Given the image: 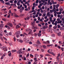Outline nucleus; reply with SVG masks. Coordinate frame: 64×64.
<instances>
[{
	"instance_id": "obj_14",
	"label": "nucleus",
	"mask_w": 64,
	"mask_h": 64,
	"mask_svg": "<svg viewBox=\"0 0 64 64\" xmlns=\"http://www.w3.org/2000/svg\"><path fill=\"white\" fill-rule=\"evenodd\" d=\"M8 54H9L8 55V56H11V51H9L8 52Z\"/></svg>"
},
{
	"instance_id": "obj_54",
	"label": "nucleus",
	"mask_w": 64,
	"mask_h": 64,
	"mask_svg": "<svg viewBox=\"0 0 64 64\" xmlns=\"http://www.w3.org/2000/svg\"><path fill=\"white\" fill-rule=\"evenodd\" d=\"M32 17L33 18H35L36 16L35 15H34Z\"/></svg>"
},
{
	"instance_id": "obj_5",
	"label": "nucleus",
	"mask_w": 64,
	"mask_h": 64,
	"mask_svg": "<svg viewBox=\"0 0 64 64\" xmlns=\"http://www.w3.org/2000/svg\"><path fill=\"white\" fill-rule=\"evenodd\" d=\"M7 25H8L9 26H10V27H12V24L11 23H7Z\"/></svg>"
},
{
	"instance_id": "obj_17",
	"label": "nucleus",
	"mask_w": 64,
	"mask_h": 64,
	"mask_svg": "<svg viewBox=\"0 0 64 64\" xmlns=\"http://www.w3.org/2000/svg\"><path fill=\"white\" fill-rule=\"evenodd\" d=\"M58 57H57V56L56 57L57 60V62H59L60 60L59 58Z\"/></svg>"
},
{
	"instance_id": "obj_28",
	"label": "nucleus",
	"mask_w": 64,
	"mask_h": 64,
	"mask_svg": "<svg viewBox=\"0 0 64 64\" xmlns=\"http://www.w3.org/2000/svg\"><path fill=\"white\" fill-rule=\"evenodd\" d=\"M49 19H50V20H49L50 22H51L53 20H52V18L50 17L49 18Z\"/></svg>"
},
{
	"instance_id": "obj_16",
	"label": "nucleus",
	"mask_w": 64,
	"mask_h": 64,
	"mask_svg": "<svg viewBox=\"0 0 64 64\" xmlns=\"http://www.w3.org/2000/svg\"><path fill=\"white\" fill-rule=\"evenodd\" d=\"M56 14H59V15H60L61 14V12H56Z\"/></svg>"
},
{
	"instance_id": "obj_59",
	"label": "nucleus",
	"mask_w": 64,
	"mask_h": 64,
	"mask_svg": "<svg viewBox=\"0 0 64 64\" xmlns=\"http://www.w3.org/2000/svg\"><path fill=\"white\" fill-rule=\"evenodd\" d=\"M63 49H64V48H61V50H62V51H63L64 50H63Z\"/></svg>"
},
{
	"instance_id": "obj_1",
	"label": "nucleus",
	"mask_w": 64,
	"mask_h": 64,
	"mask_svg": "<svg viewBox=\"0 0 64 64\" xmlns=\"http://www.w3.org/2000/svg\"><path fill=\"white\" fill-rule=\"evenodd\" d=\"M26 31H28L29 32L28 33V35H30V34H31V33H32V30H31V29L28 28L26 30Z\"/></svg>"
},
{
	"instance_id": "obj_49",
	"label": "nucleus",
	"mask_w": 64,
	"mask_h": 64,
	"mask_svg": "<svg viewBox=\"0 0 64 64\" xmlns=\"http://www.w3.org/2000/svg\"><path fill=\"white\" fill-rule=\"evenodd\" d=\"M47 16H45L44 17V18L45 19H46L47 18Z\"/></svg>"
},
{
	"instance_id": "obj_39",
	"label": "nucleus",
	"mask_w": 64,
	"mask_h": 64,
	"mask_svg": "<svg viewBox=\"0 0 64 64\" xmlns=\"http://www.w3.org/2000/svg\"><path fill=\"white\" fill-rule=\"evenodd\" d=\"M40 56L41 57L40 58H41L43 57V55L42 54H40Z\"/></svg>"
},
{
	"instance_id": "obj_44",
	"label": "nucleus",
	"mask_w": 64,
	"mask_h": 64,
	"mask_svg": "<svg viewBox=\"0 0 64 64\" xmlns=\"http://www.w3.org/2000/svg\"><path fill=\"white\" fill-rule=\"evenodd\" d=\"M52 37H55V34H52Z\"/></svg>"
},
{
	"instance_id": "obj_23",
	"label": "nucleus",
	"mask_w": 64,
	"mask_h": 64,
	"mask_svg": "<svg viewBox=\"0 0 64 64\" xmlns=\"http://www.w3.org/2000/svg\"><path fill=\"white\" fill-rule=\"evenodd\" d=\"M21 52L20 50H19L17 52V53L18 54H20Z\"/></svg>"
},
{
	"instance_id": "obj_24",
	"label": "nucleus",
	"mask_w": 64,
	"mask_h": 64,
	"mask_svg": "<svg viewBox=\"0 0 64 64\" xmlns=\"http://www.w3.org/2000/svg\"><path fill=\"white\" fill-rule=\"evenodd\" d=\"M5 35L6 36H8V33L7 32L5 33Z\"/></svg>"
},
{
	"instance_id": "obj_43",
	"label": "nucleus",
	"mask_w": 64,
	"mask_h": 64,
	"mask_svg": "<svg viewBox=\"0 0 64 64\" xmlns=\"http://www.w3.org/2000/svg\"><path fill=\"white\" fill-rule=\"evenodd\" d=\"M38 2H39V0H37L36 2V4L38 3Z\"/></svg>"
},
{
	"instance_id": "obj_11",
	"label": "nucleus",
	"mask_w": 64,
	"mask_h": 64,
	"mask_svg": "<svg viewBox=\"0 0 64 64\" xmlns=\"http://www.w3.org/2000/svg\"><path fill=\"white\" fill-rule=\"evenodd\" d=\"M23 6H24V8H27V5L25 4H23Z\"/></svg>"
},
{
	"instance_id": "obj_10",
	"label": "nucleus",
	"mask_w": 64,
	"mask_h": 64,
	"mask_svg": "<svg viewBox=\"0 0 64 64\" xmlns=\"http://www.w3.org/2000/svg\"><path fill=\"white\" fill-rule=\"evenodd\" d=\"M35 24V22H32L31 23V25L33 26H34V24Z\"/></svg>"
},
{
	"instance_id": "obj_33",
	"label": "nucleus",
	"mask_w": 64,
	"mask_h": 64,
	"mask_svg": "<svg viewBox=\"0 0 64 64\" xmlns=\"http://www.w3.org/2000/svg\"><path fill=\"white\" fill-rule=\"evenodd\" d=\"M13 39L14 41V42H15V41H16V38L15 36L14 37V38H13Z\"/></svg>"
},
{
	"instance_id": "obj_63",
	"label": "nucleus",
	"mask_w": 64,
	"mask_h": 64,
	"mask_svg": "<svg viewBox=\"0 0 64 64\" xmlns=\"http://www.w3.org/2000/svg\"><path fill=\"white\" fill-rule=\"evenodd\" d=\"M57 20L58 22V21H60V19H59L58 18L57 19Z\"/></svg>"
},
{
	"instance_id": "obj_45",
	"label": "nucleus",
	"mask_w": 64,
	"mask_h": 64,
	"mask_svg": "<svg viewBox=\"0 0 64 64\" xmlns=\"http://www.w3.org/2000/svg\"><path fill=\"white\" fill-rule=\"evenodd\" d=\"M58 56H57V57H60V54H58Z\"/></svg>"
},
{
	"instance_id": "obj_29",
	"label": "nucleus",
	"mask_w": 64,
	"mask_h": 64,
	"mask_svg": "<svg viewBox=\"0 0 64 64\" xmlns=\"http://www.w3.org/2000/svg\"><path fill=\"white\" fill-rule=\"evenodd\" d=\"M17 4L18 6H20V2H19L18 1V2Z\"/></svg>"
},
{
	"instance_id": "obj_31",
	"label": "nucleus",
	"mask_w": 64,
	"mask_h": 64,
	"mask_svg": "<svg viewBox=\"0 0 64 64\" xmlns=\"http://www.w3.org/2000/svg\"><path fill=\"white\" fill-rule=\"evenodd\" d=\"M59 10H60V11H62L63 10V9L62 8H60L59 9Z\"/></svg>"
},
{
	"instance_id": "obj_13",
	"label": "nucleus",
	"mask_w": 64,
	"mask_h": 64,
	"mask_svg": "<svg viewBox=\"0 0 64 64\" xmlns=\"http://www.w3.org/2000/svg\"><path fill=\"white\" fill-rule=\"evenodd\" d=\"M57 24H58V22H57V21H56L55 22V23H54V25L56 26L57 25Z\"/></svg>"
},
{
	"instance_id": "obj_18",
	"label": "nucleus",
	"mask_w": 64,
	"mask_h": 64,
	"mask_svg": "<svg viewBox=\"0 0 64 64\" xmlns=\"http://www.w3.org/2000/svg\"><path fill=\"white\" fill-rule=\"evenodd\" d=\"M15 34L16 35H19V32H17Z\"/></svg>"
},
{
	"instance_id": "obj_53",
	"label": "nucleus",
	"mask_w": 64,
	"mask_h": 64,
	"mask_svg": "<svg viewBox=\"0 0 64 64\" xmlns=\"http://www.w3.org/2000/svg\"><path fill=\"white\" fill-rule=\"evenodd\" d=\"M38 21H39V20H40V17H38Z\"/></svg>"
},
{
	"instance_id": "obj_58",
	"label": "nucleus",
	"mask_w": 64,
	"mask_h": 64,
	"mask_svg": "<svg viewBox=\"0 0 64 64\" xmlns=\"http://www.w3.org/2000/svg\"><path fill=\"white\" fill-rule=\"evenodd\" d=\"M9 35H12V33L11 32H10L9 33Z\"/></svg>"
},
{
	"instance_id": "obj_41",
	"label": "nucleus",
	"mask_w": 64,
	"mask_h": 64,
	"mask_svg": "<svg viewBox=\"0 0 64 64\" xmlns=\"http://www.w3.org/2000/svg\"><path fill=\"white\" fill-rule=\"evenodd\" d=\"M0 39H1L2 41H3V38H2V37H0Z\"/></svg>"
},
{
	"instance_id": "obj_8",
	"label": "nucleus",
	"mask_w": 64,
	"mask_h": 64,
	"mask_svg": "<svg viewBox=\"0 0 64 64\" xmlns=\"http://www.w3.org/2000/svg\"><path fill=\"white\" fill-rule=\"evenodd\" d=\"M47 28H48V26H44L42 27L43 29H46Z\"/></svg>"
},
{
	"instance_id": "obj_6",
	"label": "nucleus",
	"mask_w": 64,
	"mask_h": 64,
	"mask_svg": "<svg viewBox=\"0 0 64 64\" xmlns=\"http://www.w3.org/2000/svg\"><path fill=\"white\" fill-rule=\"evenodd\" d=\"M46 16L47 17H50L51 16V14H50L49 12H48L46 14Z\"/></svg>"
},
{
	"instance_id": "obj_60",
	"label": "nucleus",
	"mask_w": 64,
	"mask_h": 64,
	"mask_svg": "<svg viewBox=\"0 0 64 64\" xmlns=\"http://www.w3.org/2000/svg\"><path fill=\"white\" fill-rule=\"evenodd\" d=\"M41 24L43 26L45 24V23L44 22L42 23Z\"/></svg>"
},
{
	"instance_id": "obj_37",
	"label": "nucleus",
	"mask_w": 64,
	"mask_h": 64,
	"mask_svg": "<svg viewBox=\"0 0 64 64\" xmlns=\"http://www.w3.org/2000/svg\"><path fill=\"white\" fill-rule=\"evenodd\" d=\"M45 55L46 56H50L51 55L49 54H46Z\"/></svg>"
},
{
	"instance_id": "obj_30",
	"label": "nucleus",
	"mask_w": 64,
	"mask_h": 64,
	"mask_svg": "<svg viewBox=\"0 0 64 64\" xmlns=\"http://www.w3.org/2000/svg\"><path fill=\"white\" fill-rule=\"evenodd\" d=\"M38 36H39V37H40V36H41V34H39V33H38Z\"/></svg>"
},
{
	"instance_id": "obj_27",
	"label": "nucleus",
	"mask_w": 64,
	"mask_h": 64,
	"mask_svg": "<svg viewBox=\"0 0 64 64\" xmlns=\"http://www.w3.org/2000/svg\"><path fill=\"white\" fill-rule=\"evenodd\" d=\"M54 21H53V20H52L51 22L52 23V25H54Z\"/></svg>"
},
{
	"instance_id": "obj_40",
	"label": "nucleus",
	"mask_w": 64,
	"mask_h": 64,
	"mask_svg": "<svg viewBox=\"0 0 64 64\" xmlns=\"http://www.w3.org/2000/svg\"><path fill=\"white\" fill-rule=\"evenodd\" d=\"M41 1H42V2H43V3H45V0H41Z\"/></svg>"
},
{
	"instance_id": "obj_3",
	"label": "nucleus",
	"mask_w": 64,
	"mask_h": 64,
	"mask_svg": "<svg viewBox=\"0 0 64 64\" xmlns=\"http://www.w3.org/2000/svg\"><path fill=\"white\" fill-rule=\"evenodd\" d=\"M50 51V49H49L48 51V53L49 54H52V55H54V56L55 55V54H54V52H51L49 51Z\"/></svg>"
},
{
	"instance_id": "obj_61",
	"label": "nucleus",
	"mask_w": 64,
	"mask_h": 64,
	"mask_svg": "<svg viewBox=\"0 0 64 64\" xmlns=\"http://www.w3.org/2000/svg\"><path fill=\"white\" fill-rule=\"evenodd\" d=\"M29 56V54L28 53L26 55V57H28Z\"/></svg>"
},
{
	"instance_id": "obj_32",
	"label": "nucleus",
	"mask_w": 64,
	"mask_h": 64,
	"mask_svg": "<svg viewBox=\"0 0 64 64\" xmlns=\"http://www.w3.org/2000/svg\"><path fill=\"white\" fill-rule=\"evenodd\" d=\"M62 20H60V21L58 22V24H59V23H62Z\"/></svg>"
},
{
	"instance_id": "obj_21",
	"label": "nucleus",
	"mask_w": 64,
	"mask_h": 64,
	"mask_svg": "<svg viewBox=\"0 0 64 64\" xmlns=\"http://www.w3.org/2000/svg\"><path fill=\"white\" fill-rule=\"evenodd\" d=\"M42 47L44 49H46V46L45 45H42Z\"/></svg>"
},
{
	"instance_id": "obj_22",
	"label": "nucleus",
	"mask_w": 64,
	"mask_h": 64,
	"mask_svg": "<svg viewBox=\"0 0 64 64\" xmlns=\"http://www.w3.org/2000/svg\"><path fill=\"white\" fill-rule=\"evenodd\" d=\"M37 58H34V62H36V61H38V60H37Z\"/></svg>"
},
{
	"instance_id": "obj_47",
	"label": "nucleus",
	"mask_w": 64,
	"mask_h": 64,
	"mask_svg": "<svg viewBox=\"0 0 64 64\" xmlns=\"http://www.w3.org/2000/svg\"><path fill=\"white\" fill-rule=\"evenodd\" d=\"M37 62H34L33 63V64H37Z\"/></svg>"
},
{
	"instance_id": "obj_38",
	"label": "nucleus",
	"mask_w": 64,
	"mask_h": 64,
	"mask_svg": "<svg viewBox=\"0 0 64 64\" xmlns=\"http://www.w3.org/2000/svg\"><path fill=\"white\" fill-rule=\"evenodd\" d=\"M14 17H19V16H18V15H17V14H15L14 16Z\"/></svg>"
},
{
	"instance_id": "obj_4",
	"label": "nucleus",
	"mask_w": 64,
	"mask_h": 64,
	"mask_svg": "<svg viewBox=\"0 0 64 64\" xmlns=\"http://www.w3.org/2000/svg\"><path fill=\"white\" fill-rule=\"evenodd\" d=\"M2 49L4 50V51H7V47H6V46H4L3 47H2Z\"/></svg>"
},
{
	"instance_id": "obj_9",
	"label": "nucleus",
	"mask_w": 64,
	"mask_h": 64,
	"mask_svg": "<svg viewBox=\"0 0 64 64\" xmlns=\"http://www.w3.org/2000/svg\"><path fill=\"white\" fill-rule=\"evenodd\" d=\"M18 41L20 43H22V42H23V40H20V39H18Z\"/></svg>"
},
{
	"instance_id": "obj_7",
	"label": "nucleus",
	"mask_w": 64,
	"mask_h": 64,
	"mask_svg": "<svg viewBox=\"0 0 64 64\" xmlns=\"http://www.w3.org/2000/svg\"><path fill=\"white\" fill-rule=\"evenodd\" d=\"M36 43H37V44H39L40 45H41V44L39 40H38L37 41Z\"/></svg>"
},
{
	"instance_id": "obj_19",
	"label": "nucleus",
	"mask_w": 64,
	"mask_h": 64,
	"mask_svg": "<svg viewBox=\"0 0 64 64\" xmlns=\"http://www.w3.org/2000/svg\"><path fill=\"white\" fill-rule=\"evenodd\" d=\"M5 4L6 5H9V6H10V3L8 2H6L5 3Z\"/></svg>"
},
{
	"instance_id": "obj_50",
	"label": "nucleus",
	"mask_w": 64,
	"mask_h": 64,
	"mask_svg": "<svg viewBox=\"0 0 64 64\" xmlns=\"http://www.w3.org/2000/svg\"><path fill=\"white\" fill-rule=\"evenodd\" d=\"M53 4H57V2H54V3Z\"/></svg>"
},
{
	"instance_id": "obj_12",
	"label": "nucleus",
	"mask_w": 64,
	"mask_h": 64,
	"mask_svg": "<svg viewBox=\"0 0 64 64\" xmlns=\"http://www.w3.org/2000/svg\"><path fill=\"white\" fill-rule=\"evenodd\" d=\"M58 36H61V32H59L58 34Z\"/></svg>"
},
{
	"instance_id": "obj_26",
	"label": "nucleus",
	"mask_w": 64,
	"mask_h": 64,
	"mask_svg": "<svg viewBox=\"0 0 64 64\" xmlns=\"http://www.w3.org/2000/svg\"><path fill=\"white\" fill-rule=\"evenodd\" d=\"M46 13H44L43 15H42V16L44 17L46 16Z\"/></svg>"
},
{
	"instance_id": "obj_55",
	"label": "nucleus",
	"mask_w": 64,
	"mask_h": 64,
	"mask_svg": "<svg viewBox=\"0 0 64 64\" xmlns=\"http://www.w3.org/2000/svg\"><path fill=\"white\" fill-rule=\"evenodd\" d=\"M2 20H3L4 21L6 22V19L4 18H2Z\"/></svg>"
},
{
	"instance_id": "obj_51",
	"label": "nucleus",
	"mask_w": 64,
	"mask_h": 64,
	"mask_svg": "<svg viewBox=\"0 0 64 64\" xmlns=\"http://www.w3.org/2000/svg\"><path fill=\"white\" fill-rule=\"evenodd\" d=\"M40 22H43V21L42 20V19H40Z\"/></svg>"
},
{
	"instance_id": "obj_36",
	"label": "nucleus",
	"mask_w": 64,
	"mask_h": 64,
	"mask_svg": "<svg viewBox=\"0 0 64 64\" xmlns=\"http://www.w3.org/2000/svg\"><path fill=\"white\" fill-rule=\"evenodd\" d=\"M33 45L34 46H38V45L36 44H33Z\"/></svg>"
},
{
	"instance_id": "obj_20",
	"label": "nucleus",
	"mask_w": 64,
	"mask_h": 64,
	"mask_svg": "<svg viewBox=\"0 0 64 64\" xmlns=\"http://www.w3.org/2000/svg\"><path fill=\"white\" fill-rule=\"evenodd\" d=\"M16 29H18V28H20V26L19 25H17L16 26Z\"/></svg>"
},
{
	"instance_id": "obj_34",
	"label": "nucleus",
	"mask_w": 64,
	"mask_h": 64,
	"mask_svg": "<svg viewBox=\"0 0 64 64\" xmlns=\"http://www.w3.org/2000/svg\"><path fill=\"white\" fill-rule=\"evenodd\" d=\"M17 2V0H15L14 2V3L15 4H16Z\"/></svg>"
},
{
	"instance_id": "obj_57",
	"label": "nucleus",
	"mask_w": 64,
	"mask_h": 64,
	"mask_svg": "<svg viewBox=\"0 0 64 64\" xmlns=\"http://www.w3.org/2000/svg\"><path fill=\"white\" fill-rule=\"evenodd\" d=\"M27 5L28 6H29V7H30V4L29 3H28L27 4Z\"/></svg>"
},
{
	"instance_id": "obj_56",
	"label": "nucleus",
	"mask_w": 64,
	"mask_h": 64,
	"mask_svg": "<svg viewBox=\"0 0 64 64\" xmlns=\"http://www.w3.org/2000/svg\"><path fill=\"white\" fill-rule=\"evenodd\" d=\"M3 59V56H2L1 58H0V59Z\"/></svg>"
},
{
	"instance_id": "obj_52",
	"label": "nucleus",
	"mask_w": 64,
	"mask_h": 64,
	"mask_svg": "<svg viewBox=\"0 0 64 64\" xmlns=\"http://www.w3.org/2000/svg\"><path fill=\"white\" fill-rule=\"evenodd\" d=\"M3 38L4 39V40H6L7 41V39L5 37H3Z\"/></svg>"
},
{
	"instance_id": "obj_48",
	"label": "nucleus",
	"mask_w": 64,
	"mask_h": 64,
	"mask_svg": "<svg viewBox=\"0 0 64 64\" xmlns=\"http://www.w3.org/2000/svg\"><path fill=\"white\" fill-rule=\"evenodd\" d=\"M10 3H11L12 4L13 3V2L12 0H10Z\"/></svg>"
},
{
	"instance_id": "obj_62",
	"label": "nucleus",
	"mask_w": 64,
	"mask_h": 64,
	"mask_svg": "<svg viewBox=\"0 0 64 64\" xmlns=\"http://www.w3.org/2000/svg\"><path fill=\"white\" fill-rule=\"evenodd\" d=\"M35 57H38V54H35Z\"/></svg>"
},
{
	"instance_id": "obj_46",
	"label": "nucleus",
	"mask_w": 64,
	"mask_h": 64,
	"mask_svg": "<svg viewBox=\"0 0 64 64\" xmlns=\"http://www.w3.org/2000/svg\"><path fill=\"white\" fill-rule=\"evenodd\" d=\"M7 10V9H6V8H3L2 9V11H3V10H4V11H5V10Z\"/></svg>"
},
{
	"instance_id": "obj_42",
	"label": "nucleus",
	"mask_w": 64,
	"mask_h": 64,
	"mask_svg": "<svg viewBox=\"0 0 64 64\" xmlns=\"http://www.w3.org/2000/svg\"><path fill=\"white\" fill-rule=\"evenodd\" d=\"M57 27L56 26H55L54 27H53V28L54 29H56L57 28Z\"/></svg>"
},
{
	"instance_id": "obj_2",
	"label": "nucleus",
	"mask_w": 64,
	"mask_h": 64,
	"mask_svg": "<svg viewBox=\"0 0 64 64\" xmlns=\"http://www.w3.org/2000/svg\"><path fill=\"white\" fill-rule=\"evenodd\" d=\"M24 41H25L26 43H28L29 42V40H28L26 38H24Z\"/></svg>"
},
{
	"instance_id": "obj_64",
	"label": "nucleus",
	"mask_w": 64,
	"mask_h": 64,
	"mask_svg": "<svg viewBox=\"0 0 64 64\" xmlns=\"http://www.w3.org/2000/svg\"><path fill=\"white\" fill-rule=\"evenodd\" d=\"M36 13V14H40V12H37Z\"/></svg>"
},
{
	"instance_id": "obj_25",
	"label": "nucleus",
	"mask_w": 64,
	"mask_h": 64,
	"mask_svg": "<svg viewBox=\"0 0 64 64\" xmlns=\"http://www.w3.org/2000/svg\"><path fill=\"white\" fill-rule=\"evenodd\" d=\"M12 52L13 53L14 52H17V50H12Z\"/></svg>"
},
{
	"instance_id": "obj_35",
	"label": "nucleus",
	"mask_w": 64,
	"mask_h": 64,
	"mask_svg": "<svg viewBox=\"0 0 64 64\" xmlns=\"http://www.w3.org/2000/svg\"><path fill=\"white\" fill-rule=\"evenodd\" d=\"M19 11L20 12V13H22L23 10H22L21 9L19 10Z\"/></svg>"
},
{
	"instance_id": "obj_15",
	"label": "nucleus",
	"mask_w": 64,
	"mask_h": 64,
	"mask_svg": "<svg viewBox=\"0 0 64 64\" xmlns=\"http://www.w3.org/2000/svg\"><path fill=\"white\" fill-rule=\"evenodd\" d=\"M23 36H24L25 35H26V36H28V34H27L26 33L24 32L23 33Z\"/></svg>"
}]
</instances>
